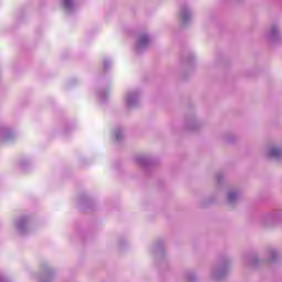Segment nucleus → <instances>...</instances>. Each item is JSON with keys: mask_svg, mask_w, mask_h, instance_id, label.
Returning <instances> with one entry per match:
<instances>
[{"mask_svg": "<svg viewBox=\"0 0 282 282\" xmlns=\"http://www.w3.org/2000/svg\"><path fill=\"white\" fill-rule=\"evenodd\" d=\"M270 158H279L281 155V150L273 148L269 152Z\"/></svg>", "mask_w": 282, "mask_h": 282, "instance_id": "nucleus-1", "label": "nucleus"}, {"mask_svg": "<svg viewBox=\"0 0 282 282\" xmlns=\"http://www.w3.org/2000/svg\"><path fill=\"white\" fill-rule=\"evenodd\" d=\"M149 41V39L147 37V35H142L139 39V45L142 47L143 45H147V42Z\"/></svg>", "mask_w": 282, "mask_h": 282, "instance_id": "nucleus-2", "label": "nucleus"}, {"mask_svg": "<svg viewBox=\"0 0 282 282\" xmlns=\"http://www.w3.org/2000/svg\"><path fill=\"white\" fill-rule=\"evenodd\" d=\"M228 199L229 202H232L235 199V193H229Z\"/></svg>", "mask_w": 282, "mask_h": 282, "instance_id": "nucleus-3", "label": "nucleus"}, {"mask_svg": "<svg viewBox=\"0 0 282 282\" xmlns=\"http://www.w3.org/2000/svg\"><path fill=\"white\" fill-rule=\"evenodd\" d=\"M72 0H64V6H65V8H69V2H70Z\"/></svg>", "mask_w": 282, "mask_h": 282, "instance_id": "nucleus-4", "label": "nucleus"}]
</instances>
